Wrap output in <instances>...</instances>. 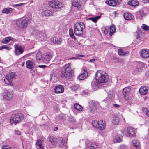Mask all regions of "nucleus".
I'll return each instance as SVG.
<instances>
[{
  "mask_svg": "<svg viewBox=\"0 0 149 149\" xmlns=\"http://www.w3.org/2000/svg\"><path fill=\"white\" fill-rule=\"evenodd\" d=\"M108 76L107 74L104 71L102 70L98 71L96 74V81H93L91 85L93 88L98 86L99 83H104L108 81Z\"/></svg>",
  "mask_w": 149,
  "mask_h": 149,
  "instance_id": "f257e3e1",
  "label": "nucleus"
},
{
  "mask_svg": "<svg viewBox=\"0 0 149 149\" xmlns=\"http://www.w3.org/2000/svg\"><path fill=\"white\" fill-rule=\"evenodd\" d=\"M74 32L75 35L77 36H80L83 34V30L85 28L84 24L82 22H77L74 26Z\"/></svg>",
  "mask_w": 149,
  "mask_h": 149,
  "instance_id": "f03ea898",
  "label": "nucleus"
},
{
  "mask_svg": "<svg viewBox=\"0 0 149 149\" xmlns=\"http://www.w3.org/2000/svg\"><path fill=\"white\" fill-rule=\"evenodd\" d=\"M70 64H66L64 67V70H62L60 74L61 78H65L66 79H69L71 76L70 72Z\"/></svg>",
  "mask_w": 149,
  "mask_h": 149,
  "instance_id": "7ed1b4c3",
  "label": "nucleus"
},
{
  "mask_svg": "<svg viewBox=\"0 0 149 149\" xmlns=\"http://www.w3.org/2000/svg\"><path fill=\"white\" fill-rule=\"evenodd\" d=\"M23 116L20 113L13 114L10 118V123L11 125H16L19 124L21 120L23 118Z\"/></svg>",
  "mask_w": 149,
  "mask_h": 149,
  "instance_id": "20e7f679",
  "label": "nucleus"
},
{
  "mask_svg": "<svg viewBox=\"0 0 149 149\" xmlns=\"http://www.w3.org/2000/svg\"><path fill=\"white\" fill-rule=\"evenodd\" d=\"M29 19L22 17L18 19L16 21L17 25L19 27L22 28H26L27 26Z\"/></svg>",
  "mask_w": 149,
  "mask_h": 149,
  "instance_id": "39448f33",
  "label": "nucleus"
},
{
  "mask_svg": "<svg viewBox=\"0 0 149 149\" xmlns=\"http://www.w3.org/2000/svg\"><path fill=\"white\" fill-rule=\"evenodd\" d=\"M16 75L15 72H12L7 75L4 79V81L6 84H12V81L13 79L15 78Z\"/></svg>",
  "mask_w": 149,
  "mask_h": 149,
  "instance_id": "423d86ee",
  "label": "nucleus"
},
{
  "mask_svg": "<svg viewBox=\"0 0 149 149\" xmlns=\"http://www.w3.org/2000/svg\"><path fill=\"white\" fill-rule=\"evenodd\" d=\"M145 64L141 62H135L134 66L136 68L135 70L136 73H138V72H142L143 70V68L145 67Z\"/></svg>",
  "mask_w": 149,
  "mask_h": 149,
  "instance_id": "0eeeda50",
  "label": "nucleus"
},
{
  "mask_svg": "<svg viewBox=\"0 0 149 149\" xmlns=\"http://www.w3.org/2000/svg\"><path fill=\"white\" fill-rule=\"evenodd\" d=\"M49 4L51 7L54 8H59L62 7L61 3L56 0H53L49 1Z\"/></svg>",
  "mask_w": 149,
  "mask_h": 149,
  "instance_id": "6e6552de",
  "label": "nucleus"
},
{
  "mask_svg": "<svg viewBox=\"0 0 149 149\" xmlns=\"http://www.w3.org/2000/svg\"><path fill=\"white\" fill-rule=\"evenodd\" d=\"M2 95L5 100H10L13 97V94L12 92H10L5 90L2 93Z\"/></svg>",
  "mask_w": 149,
  "mask_h": 149,
  "instance_id": "1a4fd4ad",
  "label": "nucleus"
},
{
  "mask_svg": "<svg viewBox=\"0 0 149 149\" xmlns=\"http://www.w3.org/2000/svg\"><path fill=\"white\" fill-rule=\"evenodd\" d=\"M140 56L143 58H147L149 57V50L147 49H143L139 52Z\"/></svg>",
  "mask_w": 149,
  "mask_h": 149,
  "instance_id": "9d476101",
  "label": "nucleus"
},
{
  "mask_svg": "<svg viewBox=\"0 0 149 149\" xmlns=\"http://www.w3.org/2000/svg\"><path fill=\"white\" fill-rule=\"evenodd\" d=\"M82 71L79 77V80H83L85 79L88 75V73L86 68L83 67L82 69Z\"/></svg>",
  "mask_w": 149,
  "mask_h": 149,
  "instance_id": "9b49d317",
  "label": "nucleus"
},
{
  "mask_svg": "<svg viewBox=\"0 0 149 149\" xmlns=\"http://www.w3.org/2000/svg\"><path fill=\"white\" fill-rule=\"evenodd\" d=\"M52 57V56L50 53H47L44 56L42 61L44 63H48L49 62Z\"/></svg>",
  "mask_w": 149,
  "mask_h": 149,
  "instance_id": "f8f14e48",
  "label": "nucleus"
},
{
  "mask_svg": "<svg viewBox=\"0 0 149 149\" xmlns=\"http://www.w3.org/2000/svg\"><path fill=\"white\" fill-rule=\"evenodd\" d=\"M82 0H72V5L78 9H80L81 7Z\"/></svg>",
  "mask_w": 149,
  "mask_h": 149,
  "instance_id": "ddd939ff",
  "label": "nucleus"
},
{
  "mask_svg": "<svg viewBox=\"0 0 149 149\" xmlns=\"http://www.w3.org/2000/svg\"><path fill=\"white\" fill-rule=\"evenodd\" d=\"M130 91V88L129 87L124 88L123 91V93L125 99L127 100L129 99L128 94Z\"/></svg>",
  "mask_w": 149,
  "mask_h": 149,
  "instance_id": "4468645a",
  "label": "nucleus"
},
{
  "mask_svg": "<svg viewBox=\"0 0 149 149\" xmlns=\"http://www.w3.org/2000/svg\"><path fill=\"white\" fill-rule=\"evenodd\" d=\"M127 135L130 137H135L136 135V134L134 129L131 127L127 128Z\"/></svg>",
  "mask_w": 149,
  "mask_h": 149,
  "instance_id": "2eb2a0df",
  "label": "nucleus"
},
{
  "mask_svg": "<svg viewBox=\"0 0 149 149\" xmlns=\"http://www.w3.org/2000/svg\"><path fill=\"white\" fill-rule=\"evenodd\" d=\"M43 141L40 139H38L37 140L36 143V146L37 149H44L43 143Z\"/></svg>",
  "mask_w": 149,
  "mask_h": 149,
  "instance_id": "dca6fc26",
  "label": "nucleus"
},
{
  "mask_svg": "<svg viewBox=\"0 0 149 149\" xmlns=\"http://www.w3.org/2000/svg\"><path fill=\"white\" fill-rule=\"evenodd\" d=\"M55 93L56 94L62 93L63 92L64 89L63 87L60 85L56 86L54 88Z\"/></svg>",
  "mask_w": 149,
  "mask_h": 149,
  "instance_id": "f3484780",
  "label": "nucleus"
},
{
  "mask_svg": "<svg viewBox=\"0 0 149 149\" xmlns=\"http://www.w3.org/2000/svg\"><path fill=\"white\" fill-rule=\"evenodd\" d=\"M10 41L15 42L16 39L11 37H8L3 39L2 42L4 44H7L9 43Z\"/></svg>",
  "mask_w": 149,
  "mask_h": 149,
  "instance_id": "a211bd4d",
  "label": "nucleus"
},
{
  "mask_svg": "<svg viewBox=\"0 0 149 149\" xmlns=\"http://www.w3.org/2000/svg\"><path fill=\"white\" fill-rule=\"evenodd\" d=\"M51 40L52 42L55 44H60L62 42V40L61 38L56 37L51 38Z\"/></svg>",
  "mask_w": 149,
  "mask_h": 149,
  "instance_id": "6ab92c4d",
  "label": "nucleus"
},
{
  "mask_svg": "<svg viewBox=\"0 0 149 149\" xmlns=\"http://www.w3.org/2000/svg\"><path fill=\"white\" fill-rule=\"evenodd\" d=\"M120 0H119V1ZM116 1H119V0H110L106 1L105 3L110 6H115L116 5Z\"/></svg>",
  "mask_w": 149,
  "mask_h": 149,
  "instance_id": "aec40b11",
  "label": "nucleus"
},
{
  "mask_svg": "<svg viewBox=\"0 0 149 149\" xmlns=\"http://www.w3.org/2000/svg\"><path fill=\"white\" fill-rule=\"evenodd\" d=\"M144 34L140 31H138L135 33V36L136 39H141L143 37Z\"/></svg>",
  "mask_w": 149,
  "mask_h": 149,
  "instance_id": "412c9836",
  "label": "nucleus"
},
{
  "mask_svg": "<svg viewBox=\"0 0 149 149\" xmlns=\"http://www.w3.org/2000/svg\"><path fill=\"white\" fill-rule=\"evenodd\" d=\"M139 91L141 94L144 95L147 94L148 90L145 86H143L139 89Z\"/></svg>",
  "mask_w": 149,
  "mask_h": 149,
  "instance_id": "4be33fe9",
  "label": "nucleus"
},
{
  "mask_svg": "<svg viewBox=\"0 0 149 149\" xmlns=\"http://www.w3.org/2000/svg\"><path fill=\"white\" fill-rule=\"evenodd\" d=\"M15 54L16 55L18 56L21 54L23 52V50L21 47H15Z\"/></svg>",
  "mask_w": 149,
  "mask_h": 149,
  "instance_id": "5701e85b",
  "label": "nucleus"
},
{
  "mask_svg": "<svg viewBox=\"0 0 149 149\" xmlns=\"http://www.w3.org/2000/svg\"><path fill=\"white\" fill-rule=\"evenodd\" d=\"M99 123L97 128L101 130H104L105 127V124L104 123V121L100 120Z\"/></svg>",
  "mask_w": 149,
  "mask_h": 149,
  "instance_id": "b1692460",
  "label": "nucleus"
},
{
  "mask_svg": "<svg viewBox=\"0 0 149 149\" xmlns=\"http://www.w3.org/2000/svg\"><path fill=\"white\" fill-rule=\"evenodd\" d=\"M12 11V8H10L8 7L3 9L2 11V13H3L8 14L11 13Z\"/></svg>",
  "mask_w": 149,
  "mask_h": 149,
  "instance_id": "393cba45",
  "label": "nucleus"
},
{
  "mask_svg": "<svg viewBox=\"0 0 149 149\" xmlns=\"http://www.w3.org/2000/svg\"><path fill=\"white\" fill-rule=\"evenodd\" d=\"M128 4L132 6H136L139 4L138 2L136 0H131L128 1Z\"/></svg>",
  "mask_w": 149,
  "mask_h": 149,
  "instance_id": "a878e982",
  "label": "nucleus"
},
{
  "mask_svg": "<svg viewBox=\"0 0 149 149\" xmlns=\"http://www.w3.org/2000/svg\"><path fill=\"white\" fill-rule=\"evenodd\" d=\"M26 67L29 69H32L33 67V62L30 60H28L26 62Z\"/></svg>",
  "mask_w": 149,
  "mask_h": 149,
  "instance_id": "bb28decb",
  "label": "nucleus"
},
{
  "mask_svg": "<svg viewBox=\"0 0 149 149\" xmlns=\"http://www.w3.org/2000/svg\"><path fill=\"white\" fill-rule=\"evenodd\" d=\"M56 142L59 144L60 147H61L62 146L64 145L65 142V141L63 140L62 137H60L57 139Z\"/></svg>",
  "mask_w": 149,
  "mask_h": 149,
  "instance_id": "cd10ccee",
  "label": "nucleus"
},
{
  "mask_svg": "<svg viewBox=\"0 0 149 149\" xmlns=\"http://www.w3.org/2000/svg\"><path fill=\"white\" fill-rule=\"evenodd\" d=\"M132 15L129 13H124L123 16L126 20H130L132 18Z\"/></svg>",
  "mask_w": 149,
  "mask_h": 149,
  "instance_id": "c85d7f7f",
  "label": "nucleus"
},
{
  "mask_svg": "<svg viewBox=\"0 0 149 149\" xmlns=\"http://www.w3.org/2000/svg\"><path fill=\"white\" fill-rule=\"evenodd\" d=\"M110 30L109 35L111 36L114 34L116 30L115 26L114 25H112L110 26Z\"/></svg>",
  "mask_w": 149,
  "mask_h": 149,
  "instance_id": "c756f323",
  "label": "nucleus"
},
{
  "mask_svg": "<svg viewBox=\"0 0 149 149\" xmlns=\"http://www.w3.org/2000/svg\"><path fill=\"white\" fill-rule=\"evenodd\" d=\"M132 143L133 145L137 149H140V147L139 146L140 143L139 141L137 140H133L132 141Z\"/></svg>",
  "mask_w": 149,
  "mask_h": 149,
  "instance_id": "7c9ffc66",
  "label": "nucleus"
},
{
  "mask_svg": "<svg viewBox=\"0 0 149 149\" xmlns=\"http://www.w3.org/2000/svg\"><path fill=\"white\" fill-rule=\"evenodd\" d=\"M42 14L46 16H49L52 15V12L49 10H46L42 13Z\"/></svg>",
  "mask_w": 149,
  "mask_h": 149,
  "instance_id": "2f4dec72",
  "label": "nucleus"
},
{
  "mask_svg": "<svg viewBox=\"0 0 149 149\" xmlns=\"http://www.w3.org/2000/svg\"><path fill=\"white\" fill-rule=\"evenodd\" d=\"M36 59L37 61H40L43 59L42 54L40 51L38 52L36 55Z\"/></svg>",
  "mask_w": 149,
  "mask_h": 149,
  "instance_id": "473e14b6",
  "label": "nucleus"
},
{
  "mask_svg": "<svg viewBox=\"0 0 149 149\" xmlns=\"http://www.w3.org/2000/svg\"><path fill=\"white\" fill-rule=\"evenodd\" d=\"M128 53L129 52L128 51H126L125 52H123L122 49H119L118 51V54L122 56H125L126 54H128Z\"/></svg>",
  "mask_w": 149,
  "mask_h": 149,
  "instance_id": "72a5a7b5",
  "label": "nucleus"
},
{
  "mask_svg": "<svg viewBox=\"0 0 149 149\" xmlns=\"http://www.w3.org/2000/svg\"><path fill=\"white\" fill-rule=\"evenodd\" d=\"M57 138H54L53 136H51L49 138V141L52 144H54L56 142Z\"/></svg>",
  "mask_w": 149,
  "mask_h": 149,
  "instance_id": "f704fd0d",
  "label": "nucleus"
},
{
  "mask_svg": "<svg viewBox=\"0 0 149 149\" xmlns=\"http://www.w3.org/2000/svg\"><path fill=\"white\" fill-rule=\"evenodd\" d=\"M74 107V109L79 111H81L82 110V107L78 104H75Z\"/></svg>",
  "mask_w": 149,
  "mask_h": 149,
  "instance_id": "c9c22d12",
  "label": "nucleus"
},
{
  "mask_svg": "<svg viewBox=\"0 0 149 149\" xmlns=\"http://www.w3.org/2000/svg\"><path fill=\"white\" fill-rule=\"evenodd\" d=\"M120 119L118 117H115V118L113 119L112 123L114 125H117L118 124Z\"/></svg>",
  "mask_w": 149,
  "mask_h": 149,
  "instance_id": "e433bc0d",
  "label": "nucleus"
},
{
  "mask_svg": "<svg viewBox=\"0 0 149 149\" xmlns=\"http://www.w3.org/2000/svg\"><path fill=\"white\" fill-rule=\"evenodd\" d=\"M100 121L94 120L92 121V124L94 127L97 128L98 125Z\"/></svg>",
  "mask_w": 149,
  "mask_h": 149,
  "instance_id": "4c0bfd02",
  "label": "nucleus"
},
{
  "mask_svg": "<svg viewBox=\"0 0 149 149\" xmlns=\"http://www.w3.org/2000/svg\"><path fill=\"white\" fill-rule=\"evenodd\" d=\"M69 34L72 38L74 39L75 40H76V39L73 34V29H69Z\"/></svg>",
  "mask_w": 149,
  "mask_h": 149,
  "instance_id": "58836bf2",
  "label": "nucleus"
},
{
  "mask_svg": "<svg viewBox=\"0 0 149 149\" xmlns=\"http://www.w3.org/2000/svg\"><path fill=\"white\" fill-rule=\"evenodd\" d=\"M100 17V16H97L96 17H91L89 18V20H91L94 23H96L97 20Z\"/></svg>",
  "mask_w": 149,
  "mask_h": 149,
  "instance_id": "ea45409f",
  "label": "nucleus"
},
{
  "mask_svg": "<svg viewBox=\"0 0 149 149\" xmlns=\"http://www.w3.org/2000/svg\"><path fill=\"white\" fill-rule=\"evenodd\" d=\"M141 28L144 30L149 31V26L146 24H143L141 26Z\"/></svg>",
  "mask_w": 149,
  "mask_h": 149,
  "instance_id": "a19ab883",
  "label": "nucleus"
},
{
  "mask_svg": "<svg viewBox=\"0 0 149 149\" xmlns=\"http://www.w3.org/2000/svg\"><path fill=\"white\" fill-rule=\"evenodd\" d=\"M145 13L144 12V11L143 9H141L139 11V15L142 17L145 16Z\"/></svg>",
  "mask_w": 149,
  "mask_h": 149,
  "instance_id": "79ce46f5",
  "label": "nucleus"
},
{
  "mask_svg": "<svg viewBox=\"0 0 149 149\" xmlns=\"http://www.w3.org/2000/svg\"><path fill=\"white\" fill-rule=\"evenodd\" d=\"M79 88V86L78 85H74L73 86H72L71 87V88L72 90L73 91H76Z\"/></svg>",
  "mask_w": 149,
  "mask_h": 149,
  "instance_id": "37998d69",
  "label": "nucleus"
},
{
  "mask_svg": "<svg viewBox=\"0 0 149 149\" xmlns=\"http://www.w3.org/2000/svg\"><path fill=\"white\" fill-rule=\"evenodd\" d=\"M122 137L121 136H116V139L117 141V142L120 143L122 141L121 138Z\"/></svg>",
  "mask_w": 149,
  "mask_h": 149,
  "instance_id": "c03bdc74",
  "label": "nucleus"
},
{
  "mask_svg": "<svg viewBox=\"0 0 149 149\" xmlns=\"http://www.w3.org/2000/svg\"><path fill=\"white\" fill-rule=\"evenodd\" d=\"M97 147V146L96 144L93 143L91 144L89 146V148L90 149L96 148Z\"/></svg>",
  "mask_w": 149,
  "mask_h": 149,
  "instance_id": "a18cd8bd",
  "label": "nucleus"
},
{
  "mask_svg": "<svg viewBox=\"0 0 149 149\" xmlns=\"http://www.w3.org/2000/svg\"><path fill=\"white\" fill-rule=\"evenodd\" d=\"M2 149H16L15 148H11L10 147L8 146H3L2 147Z\"/></svg>",
  "mask_w": 149,
  "mask_h": 149,
  "instance_id": "49530a36",
  "label": "nucleus"
},
{
  "mask_svg": "<svg viewBox=\"0 0 149 149\" xmlns=\"http://www.w3.org/2000/svg\"><path fill=\"white\" fill-rule=\"evenodd\" d=\"M36 33H39V34H37L36 35L38 36L39 37H40V38H42V36H43V35H44V34L43 33H41V32H40V31H39L38 30H37L36 31Z\"/></svg>",
  "mask_w": 149,
  "mask_h": 149,
  "instance_id": "de8ad7c7",
  "label": "nucleus"
},
{
  "mask_svg": "<svg viewBox=\"0 0 149 149\" xmlns=\"http://www.w3.org/2000/svg\"><path fill=\"white\" fill-rule=\"evenodd\" d=\"M11 49V48L10 47H0V50L5 49L6 50H10Z\"/></svg>",
  "mask_w": 149,
  "mask_h": 149,
  "instance_id": "09e8293b",
  "label": "nucleus"
},
{
  "mask_svg": "<svg viewBox=\"0 0 149 149\" xmlns=\"http://www.w3.org/2000/svg\"><path fill=\"white\" fill-rule=\"evenodd\" d=\"M108 31L109 28L108 27H106L104 30V33L105 35H106L108 33Z\"/></svg>",
  "mask_w": 149,
  "mask_h": 149,
  "instance_id": "8fccbe9b",
  "label": "nucleus"
},
{
  "mask_svg": "<svg viewBox=\"0 0 149 149\" xmlns=\"http://www.w3.org/2000/svg\"><path fill=\"white\" fill-rule=\"evenodd\" d=\"M69 120L72 123L74 122H75V118L73 117H71L69 118Z\"/></svg>",
  "mask_w": 149,
  "mask_h": 149,
  "instance_id": "3c124183",
  "label": "nucleus"
},
{
  "mask_svg": "<svg viewBox=\"0 0 149 149\" xmlns=\"http://www.w3.org/2000/svg\"><path fill=\"white\" fill-rule=\"evenodd\" d=\"M25 4V3H20L18 4H16L14 5V6L16 7V6H22L23 5H24Z\"/></svg>",
  "mask_w": 149,
  "mask_h": 149,
  "instance_id": "603ef678",
  "label": "nucleus"
},
{
  "mask_svg": "<svg viewBox=\"0 0 149 149\" xmlns=\"http://www.w3.org/2000/svg\"><path fill=\"white\" fill-rule=\"evenodd\" d=\"M111 99L110 98H108L107 97L106 100H103V101L105 103L107 102H109L110 101Z\"/></svg>",
  "mask_w": 149,
  "mask_h": 149,
  "instance_id": "864d4df0",
  "label": "nucleus"
},
{
  "mask_svg": "<svg viewBox=\"0 0 149 149\" xmlns=\"http://www.w3.org/2000/svg\"><path fill=\"white\" fill-rule=\"evenodd\" d=\"M120 147L121 149H123L126 148V146L125 145L122 144L120 146Z\"/></svg>",
  "mask_w": 149,
  "mask_h": 149,
  "instance_id": "5fc2aeb1",
  "label": "nucleus"
},
{
  "mask_svg": "<svg viewBox=\"0 0 149 149\" xmlns=\"http://www.w3.org/2000/svg\"><path fill=\"white\" fill-rule=\"evenodd\" d=\"M143 2L144 3H149V0H144L143 1Z\"/></svg>",
  "mask_w": 149,
  "mask_h": 149,
  "instance_id": "6e6d98bb",
  "label": "nucleus"
},
{
  "mask_svg": "<svg viewBox=\"0 0 149 149\" xmlns=\"http://www.w3.org/2000/svg\"><path fill=\"white\" fill-rule=\"evenodd\" d=\"M59 118L60 119H61L63 120H65V119L64 118L63 116L62 115H60Z\"/></svg>",
  "mask_w": 149,
  "mask_h": 149,
  "instance_id": "4d7b16f0",
  "label": "nucleus"
},
{
  "mask_svg": "<svg viewBox=\"0 0 149 149\" xmlns=\"http://www.w3.org/2000/svg\"><path fill=\"white\" fill-rule=\"evenodd\" d=\"M142 110L143 111L145 112H146L147 111H148V110L146 108H143L142 109Z\"/></svg>",
  "mask_w": 149,
  "mask_h": 149,
  "instance_id": "13d9d810",
  "label": "nucleus"
},
{
  "mask_svg": "<svg viewBox=\"0 0 149 149\" xmlns=\"http://www.w3.org/2000/svg\"><path fill=\"white\" fill-rule=\"evenodd\" d=\"M77 58V57H72L69 58V59L70 60H73V59H76Z\"/></svg>",
  "mask_w": 149,
  "mask_h": 149,
  "instance_id": "bf43d9fd",
  "label": "nucleus"
},
{
  "mask_svg": "<svg viewBox=\"0 0 149 149\" xmlns=\"http://www.w3.org/2000/svg\"><path fill=\"white\" fill-rule=\"evenodd\" d=\"M15 134L17 135H20V132L19 131H16Z\"/></svg>",
  "mask_w": 149,
  "mask_h": 149,
  "instance_id": "052dcab7",
  "label": "nucleus"
},
{
  "mask_svg": "<svg viewBox=\"0 0 149 149\" xmlns=\"http://www.w3.org/2000/svg\"><path fill=\"white\" fill-rule=\"evenodd\" d=\"M113 106H114L115 107H119V106L118 104H113Z\"/></svg>",
  "mask_w": 149,
  "mask_h": 149,
  "instance_id": "680f3d73",
  "label": "nucleus"
},
{
  "mask_svg": "<svg viewBox=\"0 0 149 149\" xmlns=\"http://www.w3.org/2000/svg\"><path fill=\"white\" fill-rule=\"evenodd\" d=\"M45 66L44 65H39L38 66L39 67L41 68H44Z\"/></svg>",
  "mask_w": 149,
  "mask_h": 149,
  "instance_id": "e2e57ef3",
  "label": "nucleus"
},
{
  "mask_svg": "<svg viewBox=\"0 0 149 149\" xmlns=\"http://www.w3.org/2000/svg\"><path fill=\"white\" fill-rule=\"evenodd\" d=\"M146 114L148 117H149V110L146 112Z\"/></svg>",
  "mask_w": 149,
  "mask_h": 149,
  "instance_id": "0e129e2a",
  "label": "nucleus"
},
{
  "mask_svg": "<svg viewBox=\"0 0 149 149\" xmlns=\"http://www.w3.org/2000/svg\"><path fill=\"white\" fill-rule=\"evenodd\" d=\"M95 61V59H92L90 60V61L91 62H94Z\"/></svg>",
  "mask_w": 149,
  "mask_h": 149,
  "instance_id": "69168bd1",
  "label": "nucleus"
},
{
  "mask_svg": "<svg viewBox=\"0 0 149 149\" xmlns=\"http://www.w3.org/2000/svg\"><path fill=\"white\" fill-rule=\"evenodd\" d=\"M58 130V128L57 127H55V128H54V131H56L57 130Z\"/></svg>",
  "mask_w": 149,
  "mask_h": 149,
  "instance_id": "338daca9",
  "label": "nucleus"
},
{
  "mask_svg": "<svg viewBox=\"0 0 149 149\" xmlns=\"http://www.w3.org/2000/svg\"><path fill=\"white\" fill-rule=\"evenodd\" d=\"M78 56L81 57H84V55H79Z\"/></svg>",
  "mask_w": 149,
  "mask_h": 149,
  "instance_id": "774afa93",
  "label": "nucleus"
}]
</instances>
